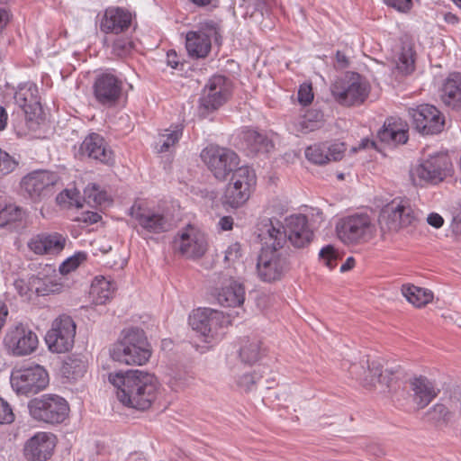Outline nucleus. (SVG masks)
<instances>
[{
  "label": "nucleus",
  "instance_id": "obj_6",
  "mask_svg": "<svg viewBox=\"0 0 461 461\" xmlns=\"http://www.w3.org/2000/svg\"><path fill=\"white\" fill-rule=\"evenodd\" d=\"M257 175L255 170L249 166L237 167L232 173L227 184L222 202L231 208L242 206L249 199L256 189Z\"/></svg>",
  "mask_w": 461,
  "mask_h": 461
},
{
  "label": "nucleus",
  "instance_id": "obj_53",
  "mask_svg": "<svg viewBox=\"0 0 461 461\" xmlns=\"http://www.w3.org/2000/svg\"><path fill=\"white\" fill-rule=\"evenodd\" d=\"M14 420V414L10 404L0 397V424H9Z\"/></svg>",
  "mask_w": 461,
  "mask_h": 461
},
{
  "label": "nucleus",
  "instance_id": "obj_22",
  "mask_svg": "<svg viewBox=\"0 0 461 461\" xmlns=\"http://www.w3.org/2000/svg\"><path fill=\"white\" fill-rule=\"evenodd\" d=\"M286 241L295 249L307 248L313 240L314 232L307 216L298 213L285 218Z\"/></svg>",
  "mask_w": 461,
  "mask_h": 461
},
{
  "label": "nucleus",
  "instance_id": "obj_12",
  "mask_svg": "<svg viewBox=\"0 0 461 461\" xmlns=\"http://www.w3.org/2000/svg\"><path fill=\"white\" fill-rule=\"evenodd\" d=\"M414 221V211L406 198H395L385 204L378 218L381 229L388 231H397L410 226Z\"/></svg>",
  "mask_w": 461,
  "mask_h": 461
},
{
  "label": "nucleus",
  "instance_id": "obj_18",
  "mask_svg": "<svg viewBox=\"0 0 461 461\" xmlns=\"http://www.w3.org/2000/svg\"><path fill=\"white\" fill-rule=\"evenodd\" d=\"M179 252L187 258H199L207 250V240L203 232L192 225H187L175 240Z\"/></svg>",
  "mask_w": 461,
  "mask_h": 461
},
{
  "label": "nucleus",
  "instance_id": "obj_52",
  "mask_svg": "<svg viewBox=\"0 0 461 461\" xmlns=\"http://www.w3.org/2000/svg\"><path fill=\"white\" fill-rule=\"evenodd\" d=\"M298 102L303 105L310 104L313 100V93L311 84H302L298 89Z\"/></svg>",
  "mask_w": 461,
  "mask_h": 461
},
{
  "label": "nucleus",
  "instance_id": "obj_37",
  "mask_svg": "<svg viewBox=\"0 0 461 461\" xmlns=\"http://www.w3.org/2000/svg\"><path fill=\"white\" fill-rule=\"evenodd\" d=\"M403 297L413 306L421 308L432 302L433 293L426 288L419 287L411 284H404L401 287Z\"/></svg>",
  "mask_w": 461,
  "mask_h": 461
},
{
  "label": "nucleus",
  "instance_id": "obj_63",
  "mask_svg": "<svg viewBox=\"0 0 461 461\" xmlns=\"http://www.w3.org/2000/svg\"><path fill=\"white\" fill-rule=\"evenodd\" d=\"M443 19L447 23L451 24V25H456L459 23L458 16L450 12L444 13Z\"/></svg>",
  "mask_w": 461,
  "mask_h": 461
},
{
  "label": "nucleus",
  "instance_id": "obj_29",
  "mask_svg": "<svg viewBox=\"0 0 461 461\" xmlns=\"http://www.w3.org/2000/svg\"><path fill=\"white\" fill-rule=\"evenodd\" d=\"M409 384L412 401L419 409L427 407L439 393L435 383L423 375L411 378Z\"/></svg>",
  "mask_w": 461,
  "mask_h": 461
},
{
  "label": "nucleus",
  "instance_id": "obj_38",
  "mask_svg": "<svg viewBox=\"0 0 461 461\" xmlns=\"http://www.w3.org/2000/svg\"><path fill=\"white\" fill-rule=\"evenodd\" d=\"M395 68L402 75H409L415 69V51L410 43H402L393 58Z\"/></svg>",
  "mask_w": 461,
  "mask_h": 461
},
{
  "label": "nucleus",
  "instance_id": "obj_10",
  "mask_svg": "<svg viewBox=\"0 0 461 461\" xmlns=\"http://www.w3.org/2000/svg\"><path fill=\"white\" fill-rule=\"evenodd\" d=\"M201 158L220 181H224L240 164V158L233 150L217 145H209L203 149Z\"/></svg>",
  "mask_w": 461,
  "mask_h": 461
},
{
  "label": "nucleus",
  "instance_id": "obj_47",
  "mask_svg": "<svg viewBox=\"0 0 461 461\" xmlns=\"http://www.w3.org/2000/svg\"><path fill=\"white\" fill-rule=\"evenodd\" d=\"M86 253L77 252L73 256L68 258L59 266V272L63 275L68 274L79 267L80 264L86 260Z\"/></svg>",
  "mask_w": 461,
  "mask_h": 461
},
{
  "label": "nucleus",
  "instance_id": "obj_56",
  "mask_svg": "<svg viewBox=\"0 0 461 461\" xmlns=\"http://www.w3.org/2000/svg\"><path fill=\"white\" fill-rule=\"evenodd\" d=\"M241 256L240 253V246L239 243L231 244L228 247V249L225 251L224 260L227 263H233L235 262Z\"/></svg>",
  "mask_w": 461,
  "mask_h": 461
},
{
  "label": "nucleus",
  "instance_id": "obj_42",
  "mask_svg": "<svg viewBox=\"0 0 461 461\" xmlns=\"http://www.w3.org/2000/svg\"><path fill=\"white\" fill-rule=\"evenodd\" d=\"M85 200L89 203L95 205H106L111 200L107 193L100 189L96 184H89L84 189Z\"/></svg>",
  "mask_w": 461,
  "mask_h": 461
},
{
  "label": "nucleus",
  "instance_id": "obj_57",
  "mask_svg": "<svg viewBox=\"0 0 461 461\" xmlns=\"http://www.w3.org/2000/svg\"><path fill=\"white\" fill-rule=\"evenodd\" d=\"M101 218L102 217L98 212L86 211L80 213V215L77 218V221L86 224H94L98 222Z\"/></svg>",
  "mask_w": 461,
  "mask_h": 461
},
{
  "label": "nucleus",
  "instance_id": "obj_4",
  "mask_svg": "<svg viewBox=\"0 0 461 461\" xmlns=\"http://www.w3.org/2000/svg\"><path fill=\"white\" fill-rule=\"evenodd\" d=\"M335 230L343 244L360 245L369 242L375 236L376 227L367 213L356 212L339 219Z\"/></svg>",
  "mask_w": 461,
  "mask_h": 461
},
{
  "label": "nucleus",
  "instance_id": "obj_3",
  "mask_svg": "<svg viewBox=\"0 0 461 461\" xmlns=\"http://www.w3.org/2000/svg\"><path fill=\"white\" fill-rule=\"evenodd\" d=\"M189 324L210 348L218 344L226 334V328L231 324L229 315L211 308H198L189 316Z\"/></svg>",
  "mask_w": 461,
  "mask_h": 461
},
{
  "label": "nucleus",
  "instance_id": "obj_13",
  "mask_svg": "<svg viewBox=\"0 0 461 461\" xmlns=\"http://www.w3.org/2000/svg\"><path fill=\"white\" fill-rule=\"evenodd\" d=\"M219 23L213 20L200 23L197 30L185 33V50L191 59H204L212 50V38L219 32Z\"/></svg>",
  "mask_w": 461,
  "mask_h": 461
},
{
  "label": "nucleus",
  "instance_id": "obj_34",
  "mask_svg": "<svg viewBox=\"0 0 461 461\" xmlns=\"http://www.w3.org/2000/svg\"><path fill=\"white\" fill-rule=\"evenodd\" d=\"M382 141L393 144H404L408 140V131L401 120L389 119L378 133Z\"/></svg>",
  "mask_w": 461,
  "mask_h": 461
},
{
  "label": "nucleus",
  "instance_id": "obj_55",
  "mask_svg": "<svg viewBox=\"0 0 461 461\" xmlns=\"http://www.w3.org/2000/svg\"><path fill=\"white\" fill-rule=\"evenodd\" d=\"M384 3L401 13H407L412 7L411 0H384Z\"/></svg>",
  "mask_w": 461,
  "mask_h": 461
},
{
  "label": "nucleus",
  "instance_id": "obj_26",
  "mask_svg": "<svg viewBox=\"0 0 461 461\" xmlns=\"http://www.w3.org/2000/svg\"><path fill=\"white\" fill-rule=\"evenodd\" d=\"M345 151L346 147L343 142H321L307 147L304 155L311 163L321 166L342 159Z\"/></svg>",
  "mask_w": 461,
  "mask_h": 461
},
{
  "label": "nucleus",
  "instance_id": "obj_46",
  "mask_svg": "<svg viewBox=\"0 0 461 461\" xmlns=\"http://www.w3.org/2000/svg\"><path fill=\"white\" fill-rule=\"evenodd\" d=\"M320 261L329 269L332 270L337 267L340 255L338 249L332 245L323 247L319 252Z\"/></svg>",
  "mask_w": 461,
  "mask_h": 461
},
{
  "label": "nucleus",
  "instance_id": "obj_33",
  "mask_svg": "<svg viewBox=\"0 0 461 461\" xmlns=\"http://www.w3.org/2000/svg\"><path fill=\"white\" fill-rule=\"evenodd\" d=\"M116 290V284L111 278L97 276L94 278L90 288V296L95 304H104L110 301Z\"/></svg>",
  "mask_w": 461,
  "mask_h": 461
},
{
  "label": "nucleus",
  "instance_id": "obj_15",
  "mask_svg": "<svg viewBox=\"0 0 461 461\" xmlns=\"http://www.w3.org/2000/svg\"><path fill=\"white\" fill-rule=\"evenodd\" d=\"M232 85L221 75L212 76L205 85L200 97V109L209 113L223 105L231 95Z\"/></svg>",
  "mask_w": 461,
  "mask_h": 461
},
{
  "label": "nucleus",
  "instance_id": "obj_5",
  "mask_svg": "<svg viewBox=\"0 0 461 461\" xmlns=\"http://www.w3.org/2000/svg\"><path fill=\"white\" fill-rule=\"evenodd\" d=\"M331 95L341 105L362 104L369 96L371 86L368 80L356 72L347 73L330 86Z\"/></svg>",
  "mask_w": 461,
  "mask_h": 461
},
{
  "label": "nucleus",
  "instance_id": "obj_43",
  "mask_svg": "<svg viewBox=\"0 0 461 461\" xmlns=\"http://www.w3.org/2000/svg\"><path fill=\"white\" fill-rule=\"evenodd\" d=\"M316 128L317 122L311 120L308 114L298 116L288 124L289 131L295 135L306 134L313 131Z\"/></svg>",
  "mask_w": 461,
  "mask_h": 461
},
{
  "label": "nucleus",
  "instance_id": "obj_36",
  "mask_svg": "<svg viewBox=\"0 0 461 461\" xmlns=\"http://www.w3.org/2000/svg\"><path fill=\"white\" fill-rule=\"evenodd\" d=\"M239 137L241 146L251 153L267 150L270 144L267 136L249 128L243 129Z\"/></svg>",
  "mask_w": 461,
  "mask_h": 461
},
{
  "label": "nucleus",
  "instance_id": "obj_28",
  "mask_svg": "<svg viewBox=\"0 0 461 461\" xmlns=\"http://www.w3.org/2000/svg\"><path fill=\"white\" fill-rule=\"evenodd\" d=\"M15 104L23 111L30 120L41 111L38 87L32 82L20 84L14 94Z\"/></svg>",
  "mask_w": 461,
  "mask_h": 461
},
{
  "label": "nucleus",
  "instance_id": "obj_49",
  "mask_svg": "<svg viewBox=\"0 0 461 461\" xmlns=\"http://www.w3.org/2000/svg\"><path fill=\"white\" fill-rule=\"evenodd\" d=\"M32 276L27 280L17 279L14 281V285L15 290L21 296L31 298L32 294H34V286H32Z\"/></svg>",
  "mask_w": 461,
  "mask_h": 461
},
{
  "label": "nucleus",
  "instance_id": "obj_60",
  "mask_svg": "<svg viewBox=\"0 0 461 461\" xmlns=\"http://www.w3.org/2000/svg\"><path fill=\"white\" fill-rule=\"evenodd\" d=\"M167 64L172 68H176L179 64L178 56L174 50H169L167 52Z\"/></svg>",
  "mask_w": 461,
  "mask_h": 461
},
{
  "label": "nucleus",
  "instance_id": "obj_8",
  "mask_svg": "<svg viewBox=\"0 0 461 461\" xmlns=\"http://www.w3.org/2000/svg\"><path fill=\"white\" fill-rule=\"evenodd\" d=\"M13 390L20 395H32L42 391L49 384V375L40 365L15 367L10 376Z\"/></svg>",
  "mask_w": 461,
  "mask_h": 461
},
{
  "label": "nucleus",
  "instance_id": "obj_48",
  "mask_svg": "<svg viewBox=\"0 0 461 461\" xmlns=\"http://www.w3.org/2000/svg\"><path fill=\"white\" fill-rule=\"evenodd\" d=\"M17 164L13 157L0 149V177L13 172Z\"/></svg>",
  "mask_w": 461,
  "mask_h": 461
},
{
  "label": "nucleus",
  "instance_id": "obj_11",
  "mask_svg": "<svg viewBox=\"0 0 461 461\" xmlns=\"http://www.w3.org/2000/svg\"><path fill=\"white\" fill-rule=\"evenodd\" d=\"M76 329L70 316L63 314L56 318L44 338L48 349L56 354L68 352L74 346Z\"/></svg>",
  "mask_w": 461,
  "mask_h": 461
},
{
  "label": "nucleus",
  "instance_id": "obj_40",
  "mask_svg": "<svg viewBox=\"0 0 461 461\" xmlns=\"http://www.w3.org/2000/svg\"><path fill=\"white\" fill-rule=\"evenodd\" d=\"M265 354L261 342L258 339H247L243 341L240 349V360L248 365L257 363Z\"/></svg>",
  "mask_w": 461,
  "mask_h": 461
},
{
  "label": "nucleus",
  "instance_id": "obj_54",
  "mask_svg": "<svg viewBox=\"0 0 461 461\" xmlns=\"http://www.w3.org/2000/svg\"><path fill=\"white\" fill-rule=\"evenodd\" d=\"M429 412L432 416V419L437 421H447L449 419V411L448 409L442 403L435 404L430 410Z\"/></svg>",
  "mask_w": 461,
  "mask_h": 461
},
{
  "label": "nucleus",
  "instance_id": "obj_59",
  "mask_svg": "<svg viewBox=\"0 0 461 461\" xmlns=\"http://www.w3.org/2000/svg\"><path fill=\"white\" fill-rule=\"evenodd\" d=\"M427 222L430 226H432L436 229H438L443 225L444 220H443L442 216L439 215L438 213L431 212L427 217Z\"/></svg>",
  "mask_w": 461,
  "mask_h": 461
},
{
  "label": "nucleus",
  "instance_id": "obj_14",
  "mask_svg": "<svg viewBox=\"0 0 461 461\" xmlns=\"http://www.w3.org/2000/svg\"><path fill=\"white\" fill-rule=\"evenodd\" d=\"M288 269L289 262L285 253L262 247L257 263V273L261 281L266 283L278 281Z\"/></svg>",
  "mask_w": 461,
  "mask_h": 461
},
{
  "label": "nucleus",
  "instance_id": "obj_1",
  "mask_svg": "<svg viewBox=\"0 0 461 461\" xmlns=\"http://www.w3.org/2000/svg\"><path fill=\"white\" fill-rule=\"evenodd\" d=\"M108 380L117 388L118 400L136 410L149 409L160 391V384L153 374L138 369L111 373Z\"/></svg>",
  "mask_w": 461,
  "mask_h": 461
},
{
  "label": "nucleus",
  "instance_id": "obj_25",
  "mask_svg": "<svg viewBox=\"0 0 461 461\" xmlns=\"http://www.w3.org/2000/svg\"><path fill=\"white\" fill-rule=\"evenodd\" d=\"M132 23V14L122 7L111 6L100 18V31L105 34H120L127 32Z\"/></svg>",
  "mask_w": 461,
  "mask_h": 461
},
{
  "label": "nucleus",
  "instance_id": "obj_50",
  "mask_svg": "<svg viewBox=\"0 0 461 461\" xmlns=\"http://www.w3.org/2000/svg\"><path fill=\"white\" fill-rule=\"evenodd\" d=\"M259 379L255 373L253 374H244L240 376L237 380V385L245 392L252 391L257 384V381Z\"/></svg>",
  "mask_w": 461,
  "mask_h": 461
},
{
  "label": "nucleus",
  "instance_id": "obj_58",
  "mask_svg": "<svg viewBox=\"0 0 461 461\" xmlns=\"http://www.w3.org/2000/svg\"><path fill=\"white\" fill-rule=\"evenodd\" d=\"M369 372L372 374V377L370 379L369 384H373L375 381L379 380L382 375V367L376 362H372L368 366Z\"/></svg>",
  "mask_w": 461,
  "mask_h": 461
},
{
  "label": "nucleus",
  "instance_id": "obj_20",
  "mask_svg": "<svg viewBox=\"0 0 461 461\" xmlns=\"http://www.w3.org/2000/svg\"><path fill=\"white\" fill-rule=\"evenodd\" d=\"M59 181V176L56 172L36 170L22 179L21 186L32 199H38L48 194Z\"/></svg>",
  "mask_w": 461,
  "mask_h": 461
},
{
  "label": "nucleus",
  "instance_id": "obj_44",
  "mask_svg": "<svg viewBox=\"0 0 461 461\" xmlns=\"http://www.w3.org/2000/svg\"><path fill=\"white\" fill-rule=\"evenodd\" d=\"M56 201L64 207L80 208L83 206L80 192L77 188L63 190L57 195Z\"/></svg>",
  "mask_w": 461,
  "mask_h": 461
},
{
  "label": "nucleus",
  "instance_id": "obj_23",
  "mask_svg": "<svg viewBox=\"0 0 461 461\" xmlns=\"http://www.w3.org/2000/svg\"><path fill=\"white\" fill-rule=\"evenodd\" d=\"M55 447L56 436L50 432L40 431L26 441L23 452L30 461H46L51 457Z\"/></svg>",
  "mask_w": 461,
  "mask_h": 461
},
{
  "label": "nucleus",
  "instance_id": "obj_31",
  "mask_svg": "<svg viewBox=\"0 0 461 461\" xmlns=\"http://www.w3.org/2000/svg\"><path fill=\"white\" fill-rule=\"evenodd\" d=\"M80 151L88 158L108 164L113 160V151L105 140L98 133H91L85 138Z\"/></svg>",
  "mask_w": 461,
  "mask_h": 461
},
{
  "label": "nucleus",
  "instance_id": "obj_64",
  "mask_svg": "<svg viewBox=\"0 0 461 461\" xmlns=\"http://www.w3.org/2000/svg\"><path fill=\"white\" fill-rule=\"evenodd\" d=\"M451 227H452L453 232L456 235L461 236V215L460 214L454 217Z\"/></svg>",
  "mask_w": 461,
  "mask_h": 461
},
{
  "label": "nucleus",
  "instance_id": "obj_27",
  "mask_svg": "<svg viewBox=\"0 0 461 461\" xmlns=\"http://www.w3.org/2000/svg\"><path fill=\"white\" fill-rule=\"evenodd\" d=\"M66 243L67 238L59 232L41 233L30 240L28 248L37 255L56 256L61 253Z\"/></svg>",
  "mask_w": 461,
  "mask_h": 461
},
{
  "label": "nucleus",
  "instance_id": "obj_41",
  "mask_svg": "<svg viewBox=\"0 0 461 461\" xmlns=\"http://www.w3.org/2000/svg\"><path fill=\"white\" fill-rule=\"evenodd\" d=\"M184 126L176 124L166 129L163 133L159 135L158 142L160 144L158 151L163 153L174 147L183 136Z\"/></svg>",
  "mask_w": 461,
  "mask_h": 461
},
{
  "label": "nucleus",
  "instance_id": "obj_35",
  "mask_svg": "<svg viewBox=\"0 0 461 461\" xmlns=\"http://www.w3.org/2000/svg\"><path fill=\"white\" fill-rule=\"evenodd\" d=\"M86 367V361L83 357L72 355L67 357L63 361L60 374L68 381L76 382L85 375Z\"/></svg>",
  "mask_w": 461,
  "mask_h": 461
},
{
  "label": "nucleus",
  "instance_id": "obj_2",
  "mask_svg": "<svg viewBox=\"0 0 461 461\" xmlns=\"http://www.w3.org/2000/svg\"><path fill=\"white\" fill-rule=\"evenodd\" d=\"M151 353V346L145 331L137 327L123 329L110 348L111 357L127 366L145 365Z\"/></svg>",
  "mask_w": 461,
  "mask_h": 461
},
{
  "label": "nucleus",
  "instance_id": "obj_61",
  "mask_svg": "<svg viewBox=\"0 0 461 461\" xmlns=\"http://www.w3.org/2000/svg\"><path fill=\"white\" fill-rule=\"evenodd\" d=\"M218 226L222 230H230L233 227V218L231 216H223L219 220Z\"/></svg>",
  "mask_w": 461,
  "mask_h": 461
},
{
  "label": "nucleus",
  "instance_id": "obj_24",
  "mask_svg": "<svg viewBox=\"0 0 461 461\" xmlns=\"http://www.w3.org/2000/svg\"><path fill=\"white\" fill-rule=\"evenodd\" d=\"M130 216L144 230L149 233H160L167 230V222L165 216L135 202L129 210Z\"/></svg>",
  "mask_w": 461,
  "mask_h": 461
},
{
  "label": "nucleus",
  "instance_id": "obj_7",
  "mask_svg": "<svg viewBox=\"0 0 461 461\" xmlns=\"http://www.w3.org/2000/svg\"><path fill=\"white\" fill-rule=\"evenodd\" d=\"M453 165L447 153H435L423 159L411 171V176L415 185H437L451 176Z\"/></svg>",
  "mask_w": 461,
  "mask_h": 461
},
{
  "label": "nucleus",
  "instance_id": "obj_16",
  "mask_svg": "<svg viewBox=\"0 0 461 461\" xmlns=\"http://www.w3.org/2000/svg\"><path fill=\"white\" fill-rule=\"evenodd\" d=\"M415 128L422 134H438L445 125L442 113L434 105L422 104L408 109Z\"/></svg>",
  "mask_w": 461,
  "mask_h": 461
},
{
  "label": "nucleus",
  "instance_id": "obj_9",
  "mask_svg": "<svg viewBox=\"0 0 461 461\" xmlns=\"http://www.w3.org/2000/svg\"><path fill=\"white\" fill-rule=\"evenodd\" d=\"M29 411L37 420L50 424L63 422L69 413L68 402L56 394H44L30 402Z\"/></svg>",
  "mask_w": 461,
  "mask_h": 461
},
{
  "label": "nucleus",
  "instance_id": "obj_51",
  "mask_svg": "<svg viewBox=\"0 0 461 461\" xmlns=\"http://www.w3.org/2000/svg\"><path fill=\"white\" fill-rule=\"evenodd\" d=\"M132 48H133L132 42L128 40H124V39H118V40L114 41V42L113 43V54L118 57H121V58L125 57L128 54H130Z\"/></svg>",
  "mask_w": 461,
  "mask_h": 461
},
{
  "label": "nucleus",
  "instance_id": "obj_30",
  "mask_svg": "<svg viewBox=\"0 0 461 461\" xmlns=\"http://www.w3.org/2000/svg\"><path fill=\"white\" fill-rule=\"evenodd\" d=\"M259 237L263 242L262 247L270 249L281 250L286 242L285 223L283 224L276 218H270L262 223Z\"/></svg>",
  "mask_w": 461,
  "mask_h": 461
},
{
  "label": "nucleus",
  "instance_id": "obj_45",
  "mask_svg": "<svg viewBox=\"0 0 461 461\" xmlns=\"http://www.w3.org/2000/svg\"><path fill=\"white\" fill-rule=\"evenodd\" d=\"M23 217L22 209L15 204H6L0 208V227L20 221Z\"/></svg>",
  "mask_w": 461,
  "mask_h": 461
},
{
  "label": "nucleus",
  "instance_id": "obj_21",
  "mask_svg": "<svg viewBox=\"0 0 461 461\" xmlns=\"http://www.w3.org/2000/svg\"><path fill=\"white\" fill-rule=\"evenodd\" d=\"M5 342L14 356H27L36 350L39 339L30 328L19 324L9 331Z\"/></svg>",
  "mask_w": 461,
  "mask_h": 461
},
{
  "label": "nucleus",
  "instance_id": "obj_19",
  "mask_svg": "<svg viewBox=\"0 0 461 461\" xmlns=\"http://www.w3.org/2000/svg\"><path fill=\"white\" fill-rule=\"evenodd\" d=\"M214 297L222 307L238 308L237 315L244 312L246 290L244 285L234 277L224 279L219 287L215 288Z\"/></svg>",
  "mask_w": 461,
  "mask_h": 461
},
{
  "label": "nucleus",
  "instance_id": "obj_39",
  "mask_svg": "<svg viewBox=\"0 0 461 461\" xmlns=\"http://www.w3.org/2000/svg\"><path fill=\"white\" fill-rule=\"evenodd\" d=\"M32 285L34 286V294L39 296L59 293L62 289V284L59 282V277H58L56 274L44 277L32 276Z\"/></svg>",
  "mask_w": 461,
  "mask_h": 461
},
{
  "label": "nucleus",
  "instance_id": "obj_62",
  "mask_svg": "<svg viewBox=\"0 0 461 461\" xmlns=\"http://www.w3.org/2000/svg\"><path fill=\"white\" fill-rule=\"evenodd\" d=\"M198 7L212 6L213 8L218 7L219 0H188Z\"/></svg>",
  "mask_w": 461,
  "mask_h": 461
},
{
  "label": "nucleus",
  "instance_id": "obj_32",
  "mask_svg": "<svg viewBox=\"0 0 461 461\" xmlns=\"http://www.w3.org/2000/svg\"><path fill=\"white\" fill-rule=\"evenodd\" d=\"M440 98L447 107L461 111V73L448 76L442 86Z\"/></svg>",
  "mask_w": 461,
  "mask_h": 461
},
{
  "label": "nucleus",
  "instance_id": "obj_17",
  "mask_svg": "<svg viewBox=\"0 0 461 461\" xmlns=\"http://www.w3.org/2000/svg\"><path fill=\"white\" fill-rule=\"evenodd\" d=\"M122 80L111 71L96 76L94 85V96L103 106L113 107L117 104L122 94Z\"/></svg>",
  "mask_w": 461,
  "mask_h": 461
}]
</instances>
